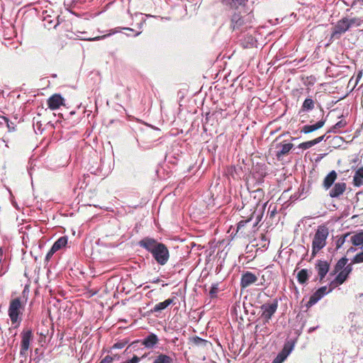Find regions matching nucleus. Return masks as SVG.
Masks as SVG:
<instances>
[{
    "label": "nucleus",
    "instance_id": "nucleus-1",
    "mask_svg": "<svg viewBox=\"0 0 363 363\" xmlns=\"http://www.w3.org/2000/svg\"><path fill=\"white\" fill-rule=\"evenodd\" d=\"M138 245L149 252L157 264L164 265L168 262L169 252L164 244L152 238L145 237L139 241Z\"/></svg>",
    "mask_w": 363,
    "mask_h": 363
},
{
    "label": "nucleus",
    "instance_id": "nucleus-2",
    "mask_svg": "<svg viewBox=\"0 0 363 363\" xmlns=\"http://www.w3.org/2000/svg\"><path fill=\"white\" fill-rule=\"evenodd\" d=\"M329 235L328 228L324 225H319L315 233L312 242V254L316 255L326 245V240Z\"/></svg>",
    "mask_w": 363,
    "mask_h": 363
},
{
    "label": "nucleus",
    "instance_id": "nucleus-3",
    "mask_svg": "<svg viewBox=\"0 0 363 363\" xmlns=\"http://www.w3.org/2000/svg\"><path fill=\"white\" fill-rule=\"evenodd\" d=\"M24 309V306L22 304L19 298H13L11 301L8 314L13 325L16 324L15 328H17L21 322V315Z\"/></svg>",
    "mask_w": 363,
    "mask_h": 363
},
{
    "label": "nucleus",
    "instance_id": "nucleus-4",
    "mask_svg": "<svg viewBox=\"0 0 363 363\" xmlns=\"http://www.w3.org/2000/svg\"><path fill=\"white\" fill-rule=\"evenodd\" d=\"M359 25V20L355 18H343L338 21L337 24L333 28L331 37L338 39L342 34L345 33L352 26Z\"/></svg>",
    "mask_w": 363,
    "mask_h": 363
},
{
    "label": "nucleus",
    "instance_id": "nucleus-5",
    "mask_svg": "<svg viewBox=\"0 0 363 363\" xmlns=\"http://www.w3.org/2000/svg\"><path fill=\"white\" fill-rule=\"evenodd\" d=\"M277 308L278 301L276 299L271 303H265L261 306V318L263 319L264 323L269 322L273 315L276 313Z\"/></svg>",
    "mask_w": 363,
    "mask_h": 363
},
{
    "label": "nucleus",
    "instance_id": "nucleus-6",
    "mask_svg": "<svg viewBox=\"0 0 363 363\" xmlns=\"http://www.w3.org/2000/svg\"><path fill=\"white\" fill-rule=\"evenodd\" d=\"M278 138H277L273 144L272 147H274L275 152L274 155L278 160H281L284 157L287 155L294 147V145L291 143H286V141L277 143Z\"/></svg>",
    "mask_w": 363,
    "mask_h": 363
},
{
    "label": "nucleus",
    "instance_id": "nucleus-7",
    "mask_svg": "<svg viewBox=\"0 0 363 363\" xmlns=\"http://www.w3.org/2000/svg\"><path fill=\"white\" fill-rule=\"evenodd\" d=\"M33 339V332L30 329H24L21 333V351L22 355L26 354L29 349L30 343Z\"/></svg>",
    "mask_w": 363,
    "mask_h": 363
},
{
    "label": "nucleus",
    "instance_id": "nucleus-8",
    "mask_svg": "<svg viewBox=\"0 0 363 363\" xmlns=\"http://www.w3.org/2000/svg\"><path fill=\"white\" fill-rule=\"evenodd\" d=\"M333 287L328 290L327 286H322L319 288L309 298V301L306 303L308 308L311 307L315 304L319 300H320L325 295L332 291Z\"/></svg>",
    "mask_w": 363,
    "mask_h": 363
},
{
    "label": "nucleus",
    "instance_id": "nucleus-9",
    "mask_svg": "<svg viewBox=\"0 0 363 363\" xmlns=\"http://www.w3.org/2000/svg\"><path fill=\"white\" fill-rule=\"evenodd\" d=\"M257 277L250 272H245L242 274L241 280H240V286L242 288H247L251 284L255 283L257 281Z\"/></svg>",
    "mask_w": 363,
    "mask_h": 363
},
{
    "label": "nucleus",
    "instance_id": "nucleus-10",
    "mask_svg": "<svg viewBox=\"0 0 363 363\" xmlns=\"http://www.w3.org/2000/svg\"><path fill=\"white\" fill-rule=\"evenodd\" d=\"M293 345L285 344L282 350L277 354L272 363H282L289 355L293 350Z\"/></svg>",
    "mask_w": 363,
    "mask_h": 363
},
{
    "label": "nucleus",
    "instance_id": "nucleus-11",
    "mask_svg": "<svg viewBox=\"0 0 363 363\" xmlns=\"http://www.w3.org/2000/svg\"><path fill=\"white\" fill-rule=\"evenodd\" d=\"M347 185L345 182L335 183L329 192L331 198H337L341 196L346 190Z\"/></svg>",
    "mask_w": 363,
    "mask_h": 363
},
{
    "label": "nucleus",
    "instance_id": "nucleus-12",
    "mask_svg": "<svg viewBox=\"0 0 363 363\" xmlns=\"http://www.w3.org/2000/svg\"><path fill=\"white\" fill-rule=\"evenodd\" d=\"M64 104V99L60 94H54L48 100V106L51 110H56Z\"/></svg>",
    "mask_w": 363,
    "mask_h": 363
},
{
    "label": "nucleus",
    "instance_id": "nucleus-13",
    "mask_svg": "<svg viewBox=\"0 0 363 363\" xmlns=\"http://www.w3.org/2000/svg\"><path fill=\"white\" fill-rule=\"evenodd\" d=\"M329 264L326 261L319 260L315 265L320 279L322 280L329 271Z\"/></svg>",
    "mask_w": 363,
    "mask_h": 363
},
{
    "label": "nucleus",
    "instance_id": "nucleus-14",
    "mask_svg": "<svg viewBox=\"0 0 363 363\" xmlns=\"http://www.w3.org/2000/svg\"><path fill=\"white\" fill-rule=\"evenodd\" d=\"M159 342L157 336L154 333H150L142 341V345L148 349L153 348Z\"/></svg>",
    "mask_w": 363,
    "mask_h": 363
},
{
    "label": "nucleus",
    "instance_id": "nucleus-15",
    "mask_svg": "<svg viewBox=\"0 0 363 363\" xmlns=\"http://www.w3.org/2000/svg\"><path fill=\"white\" fill-rule=\"evenodd\" d=\"M337 173L335 170L331 171L327 176L324 178L323 186L325 189H329L331 188L332 185L334 184L335 181L337 179Z\"/></svg>",
    "mask_w": 363,
    "mask_h": 363
},
{
    "label": "nucleus",
    "instance_id": "nucleus-16",
    "mask_svg": "<svg viewBox=\"0 0 363 363\" xmlns=\"http://www.w3.org/2000/svg\"><path fill=\"white\" fill-rule=\"evenodd\" d=\"M325 123V120H320L313 125H306L301 130V133H309L322 128Z\"/></svg>",
    "mask_w": 363,
    "mask_h": 363
},
{
    "label": "nucleus",
    "instance_id": "nucleus-17",
    "mask_svg": "<svg viewBox=\"0 0 363 363\" xmlns=\"http://www.w3.org/2000/svg\"><path fill=\"white\" fill-rule=\"evenodd\" d=\"M244 19L239 13H235L231 18V27L233 30L240 29L244 24Z\"/></svg>",
    "mask_w": 363,
    "mask_h": 363
},
{
    "label": "nucleus",
    "instance_id": "nucleus-18",
    "mask_svg": "<svg viewBox=\"0 0 363 363\" xmlns=\"http://www.w3.org/2000/svg\"><path fill=\"white\" fill-rule=\"evenodd\" d=\"M350 242L354 246H363V232H359L355 234L350 233Z\"/></svg>",
    "mask_w": 363,
    "mask_h": 363
},
{
    "label": "nucleus",
    "instance_id": "nucleus-19",
    "mask_svg": "<svg viewBox=\"0 0 363 363\" xmlns=\"http://www.w3.org/2000/svg\"><path fill=\"white\" fill-rule=\"evenodd\" d=\"M353 185L359 187L363 185V167L358 168L353 177Z\"/></svg>",
    "mask_w": 363,
    "mask_h": 363
},
{
    "label": "nucleus",
    "instance_id": "nucleus-20",
    "mask_svg": "<svg viewBox=\"0 0 363 363\" xmlns=\"http://www.w3.org/2000/svg\"><path fill=\"white\" fill-rule=\"evenodd\" d=\"M325 138V135L320 136L313 140L302 143L298 145V147L302 150H307L313 147V145L320 143Z\"/></svg>",
    "mask_w": 363,
    "mask_h": 363
},
{
    "label": "nucleus",
    "instance_id": "nucleus-21",
    "mask_svg": "<svg viewBox=\"0 0 363 363\" xmlns=\"http://www.w3.org/2000/svg\"><path fill=\"white\" fill-rule=\"evenodd\" d=\"M172 303H173V299H172V298L166 299L163 302L157 303L154 306V308L152 309V312H160V311L165 309L167 307H168Z\"/></svg>",
    "mask_w": 363,
    "mask_h": 363
},
{
    "label": "nucleus",
    "instance_id": "nucleus-22",
    "mask_svg": "<svg viewBox=\"0 0 363 363\" xmlns=\"http://www.w3.org/2000/svg\"><path fill=\"white\" fill-rule=\"evenodd\" d=\"M220 2L230 7L231 9H238L240 6H242L245 3V0H220Z\"/></svg>",
    "mask_w": 363,
    "mask_h": 363
},
{
    "label": "nucleus",
    "instance_id": "nucleus-23",
    "mask_svg": "<svg viewBox=\"0 0 363 363\" xmlns=\"http://www.w3.org/2000/svg\"><path fill=\"white\" fill-rule=\"evenodd\" d=\"M67 244V238L66 236H62L58 238L52 245V247L56 252L65 247Z\"/></svg>",
    "mask_w": 363,
    "mask_h": 363
},
{
    "label": "nucleus",
    "instance_id": "nucleus-24",
    "mask_svg": "<svg viewBox=\"0 0 363 363\" xmlns=\"http://www.w3.org/2000/svg\"><path fill=\"white\" fill-rule=\"evenodd\" d=\"M173 359L164 354H160L156 358L154 359L152 363H172Z\"/></svg>",
    "mask_w": 363,
    "mask_h": 363
},
{
    "label": "nucleus",
    "instance_id": "nucleus-25",
    "mask_svg": "<svg viewBox=\"0 0 363 363\" xmlns=\"http://www.w3.org/2000/svg\"><path fill=\"white\" fill-rule=\"evenodd\" d=\"M350 233H345L340 236L336 240V250H339L346 241L350 242Z\"/></svg>",
    "mask_w": 363,
    "mask_h": 363
},
{
    "label": "nucleus",
    "instance_id": "nucleus-26",
    "mask_svg": "<svg viewBox=\"0 0 363 363\" xmlns=\"http://www.w3.org/2000/svg\"><path fill=\"white\" fill-rule=\"evenodd\" d=\"M314 108V101L312 99H306L301 106V111H309Z\"/></svg>",
    "mask_w": 363,
    "mask_h": 363
},
{
    "label": "nucleus",
    "instance_id": "nucleus-27",
    "mask_svg": "<svg viewBox=\"0 0 363 363\" xmlns=\"http://www.w3.org/2000/svg\"><path fill=\"white\" fill-rule=\"evenodd\" d=\"M308 270L303 269L300 270L297 274L298 281L300 284H304L308 280Z\"/></svg>",
    "mask_w": 363,
    "mask_h": 363
},
{
    "label": "nucleus",
    "instance_id": "nucleus-28",
    "mask_svg": "<svg viewBox=\"0 0 363 363\" xmlns=\"http://www.w3.org/2000/svg\"><path fill=\"white\" fill-rule=\"evenodd\" d=\"M339 272H340L338 273V274L337 275V277L335 279V282L337 284H342L347 279L348 275L346 273H345L343 270H340Z\"/></svg>",
    "mask_w": 363,
    "mask_h": 363
},
{
    "label": "nucleus",
    "instance_id": "nucleus-29",
    "mask_svg": "<svg viewBox=\"0 0 363 363\" xmlns=\"http://www.w3.org/2000/svg\"><path fill=\"white\" fill-rule=\"evenodd\" d=\"M348 259L346 257L341 258L336 264L335 267V272H338L340 270H342L347 265Z\"/></svg>",
    "mask_w": 363,
    "mask_h": 363
},
{
    "label": "nucleus",
    "instance_id": "nucleus-30",
    "mask_svg": "<svg viewBox=\"0 0 363 363\" xmlns=\"http://www.w3.org/2000/svg\"><path fill=\"white\" fill-rule=\"evenodd\" d=\"M353 264L363 262V251L357 254L352 260Z\"/></svg>",
    "mask_w": 363,
    "mask_h": 363
},
{
    "label": "nucleus",
    "instance_id": "nucleus-31",
    "mask_svg": "<svg viewBox=\"0 0 363 363\" xmlns=\"http://www.w3.org/2000/svg\"><path fill=\"white\" fill-rule=\"evenodd\" d=\"M116 357L118 359L117 355H114V357L107 355L99 363H111L113 360Z\"/></svg>",
    "mask_w": 363,
    "mask_h": 363
},
{
    "label": "nucleus",
    "instance_id": "nucleus-32",
    "mask_svg": "<svg viewBox=\"0 0 363 363\" xmlns=\"http://www.w3.org/2000/svg\"><path fill=\"white\" fill-rule=\"evenodd\" d=\"M218 285L217 284H214L211 286V290H210V295H211V298H213V297H216V294L218 292Z\"/></svg>",
    "mask_w": 363,
    "mask_h": 363
},
{
    "label": "nucleus",
    "instance_id": "nucleus-33",
    "mask_svg": "<svg viewBox=\"0 0 363 363\" xmlns=\"http://www.w3.org/2000/svg\"><path fill=\"white\" fill-rule=\"evenodd\" d=\"M55 252H56V251L55 250H53L52 247H51L50 250H49V252L47 253V255L45 256V261L48 262L50 261V259H51V257H52V255Z\"/></svg>",
    "mask_w": 363,
    "mask_h": 363
},
{
    "label": "nucleus",
    "instance_id": "nucleus-34",
    "mask_svg": "<svg viewBox=\"0 0 363 363\" xmlns=\"http://www.w3.org/2000/svg\"><path fill=\"white\" fill-rule=\"evenodd\" d=\"M106 36H107V35H104L101 36H97V37L90 38H82V40H89V41H96V40L104 39Z\"/></svg>",
    "mask_w": 363,
    "mask_h": 363
},
{
    "label": "nucleus",
    "instance_id": "nucleus-35",
    "mask_svg": "<svg viewBox=\"0 0 363 363\" xmlns=\"http://www.w3.org/2000/svg\"><path fill=\"white\" fill-rule=\"evenodd\" d=\"M125 342H118L115 343L113 345V348H114V349H122V348H123L125 347Z\"/></svg>",
    "mask_w": 363,
    "mask_h": 363
},
{
    "label": "nucleus",
    "instance_id": "nucleus-36",
    "mask_svg": "<svg viewBox=\"0 0 363 363\" xmlns=\"http://www.w3.org/2000/svg\"><path fill=\"white\" fill-rule=\"evenodd\" d=\"M342 270L344 271L345 273H346L347 275H349L352 270V264H350L346 265Z\"/></svg>",
    "mask_w": 363,
    "mask_h": 363
},
{
    "label": "nucleus",
    "instance_id": "nucleus-37",
    "mask_svg": "<svg viewBox=\"0 0 363 363\" xmlns=\"http://www.w3.org/2000/svg\"><path fill=\"white\" fill-rule=\"evenodd\" d=\"M345 125V123L342 121H338L333 127L334 129L342 128Z\"/></svg>",
    "mask_w": 363,
    "mask_h": 363
},
{
    "label": "nucleus",
    "instance_id": "nucleus-38",
    "mask_svg": "<svg viewBox=\"0 0 363 363\" xmlns=\"http://www.w3.org/2000/svg\"><path fill=\"white\" fill-rule=\"evenodd\" d=\"M140 360V357H137L136 355H134L133 357L130 360L128 361L126 363H138Z\"/></svg>",
    "mask_w": 363,
    "mask_h": 363
},
{
    "label": "nucleus",
    "instance_id": "nucleus-39",
    "mask_svg": "<svg viewBox=\"0 0 363 363\" xmlns=\"http://www.w3.org/2000/svg\"><path fill=\"white\" fill-rule=\"evenodd\" d=\"M194 340V342L197 345L203 344V343L205 344L206 342V341L205 340H203L199 337H196Z\"/></svg>",
    "mask_w": 363,
    "mask_h": 363
},
{
    "label": "nucleus",
    "instance_id": "nucleus-40",
    "mask_svg": "<svg viewBox=\"0 0 363 363\" xmlns=\"http://www.w3.org/2000/svg\"><path fill=\"white\" fill-rule=\"evenodd\" d=\"M250 221V220H241L240 222H239L238 223V228H240L241 227L244 226L245 224H246L247 223H248Z\"/></svg>",
    "mask_w": 363,
    "mask_h": 363
},
{
    "label": "nucleus",
    "instance_id": "nucleus-41",
    "mask_svg": "<svg viewBox=\"0 0 363 363\" xmlns=\"http://www.w3.org/2000/svg\"><path fill=\"white\" fill-rule=\"evenodd\" d=\"M357 4H359L360 5H363V0H354L352 2V6H354V5Z\"/></svg>",
    "mask_w": 363,
    "mask_h": 363
},
{
    "label": "nucleus",
    "instance_id": "nucleus-42",
    "mask_svg": "<svg viewBox=\"0 0 363 363\" xmlns=\"http://www.w3.org/2000/svg\"><path fill=\"white\" fill-rule=\"evenodd\" d=\"M140 16L141 17L140 23H139V28H141L143 24L145 23V20L142 16V14H140Z\"/></svg>",
    "mask_w": 363,
    "mask_h": 363
},
{
    "label": "nucleus",
    "instance_id": "nucleus-43",
    "mask_svg": "<svg viewBox=\"0 0 363 363\" xmlns=\"http://www.w3.org/2000/svg\"><path fill=\"white\" fill-rule=\"evenodd\" d=\"M248 41L249 43H250L251 45H254L255 43V40H254V38L252 37H249V39H248Z\"/></svg>",
    "mask_w": 363,
    "mask_h": 363
},
{
    "label": "nucleus",
    "instance_id": "nucleus-44",
    "mask_svg": "<svg viewBox=\"0 0 363 363\" xmlns=\"http://www.w3.org/2000/svg\"><path fill=\"white\" fill-rule=\"evenodd\" d=\"M255 193L257 194L259 196H262V189H257V190L255 191Z\"/></svg>",
    "mask_w": 363,
    "mask_h": 363
},
{
    "label": "nucleus",
    "instance_id": "nucleus-45",
    "mask_svg": "<svg viewBox=\"0 0 363 363\" xmlns=\"http://www.w3.org/2000/svg\"><path fill=\"white\" fill-rule=\"evenodd\" d=\"M316 328H318V326H317V327L310 328L308 329V333H311L313 332Z\"/></svg>",
    "mask_w": 363,
    "mask_h": 363
},
{
    "label": "nucleus",
    "instance_id": "nucleus-46",
    "mask_svg": "<svg viewBox=\"0 0 363 363\" xmlns=\"http://www.w3.org/2000/svg\"><path fill=\"white\" fill-rule=\"evenodd\" d=\"M354 251H355V249H354V248H353L352 247H351L350 248H349V249L347 250V252H354Z\"/></svg>",
    "mask_w": 363,
    "mask_h": 363
},
{
    "label": "nucleus",
    "instance_id": "nucleus-47",
    "mask_svg": "<svg viewBox=\"0 0 363 363\" xmlns=\"http://www.w3.org/2000/svg\"><path fill=\"white\" fill-rule=\"evenodd\" d=\"M141 33V31H138L135 34V36H138V35H140Z\"/></svg>",
    "mask_w": 363,
    "mask_h": 363
},
{
    "label": "nucleus",
    "instance_id": "nucleus-48",
    "mask_svg": "<svg viewBox=\"0 0 363 363\" xmlns=\"http://www.w3.org/2000/svg\"><path fill=\"white\" fill-rule=\"evenodd\" d=\"M124 29H125V30H131V31L133 30V29H131V28H125Z\"/></svg>",
    "mask_w": 363,
    "mask_h": 363
}]
</instances>
